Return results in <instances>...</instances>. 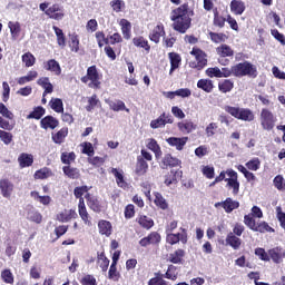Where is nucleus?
<instances>
[{"label": "nucleus", "instance_id": "obj_49", "mask_svg": "<svg viewBox=\"0 0 285 285\" xmlns=\"http://www.w3.org/2000/svg\"><path fill=\"white\" fill-rule=\"evenodd\" d=\"M8 28L11 32L12 39H18L19 35H21V23L9 21L8 22Z\"/></svg>", "mask_w": 285, "mask_h": 285}, {"label": "nucleus", "instance_id": "obj_28", "mask_svg": "<svg viewBox=\"0 0 285 285\" xmlns=\"http://www.w3.org/2000/svg\"><path fill=\"white\" fill-rule=\"evenodd\" d=\"M38 86H41V88H43V97H46V95H50L55 91V87L52 86V82H50V78L48 77H42L40 79L37 80Z\"/></svg>", "mask_w": 285, "mask_h": 285}, {"label": "nucleus", "instance_id": "obj_6", "mask_svg": "<svg viewBox=\"0 0 285 285\" xmlns=\"http://www.w3.org/2000/svg\"><path fill=\"white\" fill-rule=\"evenodd\" d=\"M259 121L263 130L271 132L275 128V124H277V117H275V114L271 109L263 108L261 110Z\"/></svg>", "mask_w": 285, "mask_h": 285}, {"label": "nucleus", "instance_id": "obj_59", "mask_svg": "<svg viewBox=\"0 0 285 285\" xmlns=\"http://www.w3.org/2000/svg\"><path fill=\"white\" fill-rule=\"evenodd\" d=\"M245 166L248 170L257 171L262 167V161L259 160V158H253L247 161Z\"/></svg>", "mask_w": 285, "mask_h": 285}, {"label": "nucleus", "instance_id": "obj_56", "mask_svg": "<svg viewBox=\"0 0 285 285\" xmlns=\"http://www.w3.org/2000/svg\"><path fill=\"white\" fill-rule=\"evenodd\" d=\"M209 37L214 43H224L226 39H228V36L226 33H217V32H209Z\"/></svg>", "mask_w": 285, "mask_h": 285}, {"label": "nucleus", "instance_id": "obj_47", "mask_svg": "<svg viewBox=\"0 0 285 285\" xmlns=\"http://www.w3.org/2000/svg\"><path fill=\"white\" fill-rule=\"evenodd\" d=\"M39 77V72L31 70L27 73V76H22L18 79L19 86H24V83H30V81H35Z\"/></svg>", "mask_w": 285, "mask_h": 285}, {"label": "nucleus", "instance_id": "obj_39", "mask_svg": "<svg viewBox=\"0 0 285 285\" xmlns=\"http://www.w3.org/2000/svg\"><path fill=\"white\" fill-rule=\"evenodd\" d=\"M156 277H161V279H171L175 282L177 279V267L175 265H169L165 274H156Z\"/></svg>", "mask_w": 285, "mask_h": 285}, {"label": "nucleus", "instance_id": "obj_18", "mask_svg": "<svg viewBox=\"0 0 285 285\" xmlns=\"http://www.w3.org/2000/svg\"><path fill=\"white\" fill-rule=\"evenodd\" d=\"M78 214L83 222L85 226H92V220H90V214L88 213V208H86V203H78Z\"/></svg>", "mask_w": 285, "mask_h": 285}, {"label": "nucleus", "instance_id": "obj_25", "mask_svg": "<svg viewBox=\"0 0 285 285\" xmlns=\"http://www.w3.org/2000/svg\"><path fill=\"white\" fill-rule=\"evenodd\" d=\"M111 175H114L116 179V184L119 188H128V183L126 181V178H124V170H119L117 168H111Z\"/></svg>", "mask_w": 285, "mask_h": 285}, {"label": "nucleus", "instance_id": "obj_63", "mask_svg": "<svg viewBox=\"0 0 285 285\" xmlns=\"http://www.w3.org/2000/svg\"><path fill=\"white\" fill-rule=\"evenodd\" d=\"M82 155H87L88 157H92L95 155V147H92V142H82Z\"/></svg>", "mask_w": 285, "mask_h": 285}, {"label": "nucleus", "instance_id": "obj_16", "mask_svg": "<svg viewBox=\"0 0 285 285\" xmlns=\"http://www.w3.org/2000/svg\"><path fill=\"white\" fill-rule=\"evenodd\" d=\"M42 68L48 72H53L57 77L61 75V65L56 59L45 61Z\"/></svg>", "mask_w": 285, "mask_h": 285}, {"label": "nucleus", "instance_id": "obj_38", "mask_svg": "<svg viewBox=\"0 0 285 285\" xmlns=\"http://www.w3.org/2000/svg\"><path fill=\"white\" fill-rule=\"evenodd\" d=\"M154 204L157 206V208H160V210H168V202L166 198H164V195L161 193L155 191L154 193Z\"/></svg>", "mask_w": 285, "mask_h": 285}, {"label": "nucleus", "instance_id": "obj_44", "mask_svg": "<svg viewBox=\"0 0 285 285\" xmlns=\"http://www.w3.org/2000/svg\"><path fill=\"white\" fill-rule=\"evenodd\" d=\"M226 244L234 248V250H237L239 246H242V238L235 236L233 233H229L226 237Z\"/></svg>", "mask_w": 285, "mask_h": 285}, {"label": "nucleus", "instance_id": "obj_52", "mask_svg": "<svg viewBox=\"0 0 285 285\" xmlns=\"http://www.w3.org/2000/svg\"><path fill=\"white\" fill-rule=\"evenodd\" d=\"M254 233H275V229L266 222H261L254 228Z\"/></svg>", "mask_w": 285, "mask_h": 285}, {"label": "nucleus", "instance_id": "obj_2", "mask_svg": "<svg viewBox=\"0 0 285 285\" xmlns=\"http://www.w3.org/2000/svg\"><path fill=\"white\" fill-rule=\"evenodd\" d=\"M50 2H42L39 4V8L49 19H53L55 21H61L63 17H66V11L62 6L59 3H53L51 7Z\"/></svg>", "mask_w": 285, "mask_h": 285}, {"label": "nucleus", "instance_id": "obj_40", "mask_svg": "<svg viewBox=\"0 0 285 285\" xmlns=\"http://www.w3.org/2000/svg\"><path fill=\"white\" fill-rule=\"evenodd\" d=\"M147 148H148V150H151V153H154L156 159H159V157H161V155H163L161 147L159 146V144L157 142V140L155 138H150L148 140Z\"/></svg>", "mask_w": 285, "mask_h": 285}, {"label": "nucleus", "instance_id": "obj_20", "mask_svg": "<svg viewBox=\"0 0 285 285\" xmlns=\"http://www.w3.org/2000/svg\"><path fill=\"white\" fill-rule=\"evenodd\" d=\"M166 141L169 146L176 148V150H184V147L188 144V137H169Z\"/></svg>", "mask_w": 285, "mask_h": 285}, {"label": "nucleus", "instance_id": "obj_15", "mask_svg": "<svg viewBox=\"0 0 285 285\" xmlns=\"http://www.w3.org/2000/svg\"><path fill=\"white\" fill-rule=\"evenodd\" d=\"M168 59L170 63L169 75H173L175 70L181 67V55L178 52L171 51L168 53Z\"/></svg>", "mask_w": 285, "mask_h": 285}, {"label": "nucleus", "instance_id": "obj_31", "mask_svg": "<svg viewBox=\"0 0 285 285\" xmlns=\"http://www.w3.org/2000/svg\"><path fill=\"white\" fill-rule=\"evenodd\" d=\"M137 224H139V226L141 228H145V230H150V228H153V226H155V220H153V218L146 216V215H139L136 218Z\"/></svg>", "mask_w": 285, "mask_h": 285}, {"label": "nucleus", "instance_id": "obj_62", "mask_svg": "<svg viewBox=\"0 0 285 285\" xmlns=\"http://www.w3.org/2000/svg\"><path fill=\"white\" fill-rule=\"evenodd\" d=\"M69 48L71 52H79V36L72 35L69 41Z\"/></svg>", "mask_w": 285, "mask_h": 285}, {"label": "nucleus", "instance_id": "obj_10", "mask_svg": "<svg viewBox=\"0 0 285 285\" xmlns=\"http://www.w3.org/2000/svg\"><path fill=\"white\" fill-rule=\"evenodd\" d=\"M216 52L220 57V59L218 60L220 66H227L228 60L226 59V57H233L235 55V51L228 45H220L216 48Z\"/></svg>", "mask_w": 285, "mask_h": 285}, {"label": "nucleus", "instance_id": "obj_8", "mask_svg": "<svg viewBox=\"0 0 285 285\" xmlns=\"http://www.w3.org/2000/svg\"><path fill=\"white\" fill-rule=\"evenodd\" d=\"M159 244H161V234L159 232H151L139 240V245L142 246V248L150 245L159 246Z\"/></svg>", "mask_w": 285, "mask_h": 285}, {"label": "nucleus", "instance_id": "obj_26", "mask_svg": "<svg viewBox=\"0 0 285 285\" xmlns=\"http://www.w3.org/2000/svg\"><path fill=\"white\" fill-rule=\"evenodd\" d=\"M62 173L68 179H79L81 177V171L77 167L66 165L62 167Z\"/></svg>", "mask_w": 285, "mask_h": 285}, {"label": "nucleus", "instance_id": "obj_34", "mask_svg": "<svg viewBox=\"0 0 285 285\" xmlns=\"http://www.w3.org/2000/svg\"><path fill=\"white\" fill-rule=\"evenodd\" d=\"M197 88L204 92L210 94L213 90H215V85L210 79H199L197 81Z\"/></svg>", "mask_w": 285, "mask_h": 285}, {"label": "nucleus", "instance_id": "obj_29", "mask_svg": "<svg viewBox=\"0 0 285 285\" xmlns=\"http://www.w3.org/2000/svg\"><path fill=\"white\" fill-rule=\"evenodd\" d=\"M135 173L139 177H141V176L146 175V173H148V163L141 156L137 157Z\"/></svg>", "mask_w": 285, "mask_h": 285}, {"label": "nucleus", "instance_id": "obj_58", "mask_svg": "<svg viewBox=\"0 0 285 285\" xmlns=\"http://www.w3.org/2000/svg\"><path fill=\"white\" fill-rule=\"evenodd\" d=\"M28 219L35 224H41V222H43V215L37 210H31L28 213Z\"/></svg>", "mask_w": 285, "mask_h": 285}, {"label": "nucleus", "instance_id": "obj_41", "mask_svg": "<svg viewBox=\"0 0 285 285\" xmlns=\"http://www.w3.org/2000/svg\"><path fill=\"white\" fill-rule=\"evenodd\" d=\"M90 190V187L83 185V186H80V187H76L73 189V195L76 197V199H79V204H86V200L83 199V195H88Z\"/></svg>", "mask_w": 285, "mask_h": 285}, {"label": "nucleus", "instance_id": "obj_3", "mask_svg": "<svg viewBox=\"0 0 285 285\" xmlns=\"http://www.w3.org/2000/svg\"><path fill=\"white\" fill-rule=\"evenodd\" d=\"M225 112L239 121H255V114L250 108L225 106Z\"/></svg>", "mask_w": 285, "mask_h": 285}, {"label": "nucleus", "instance_id": "obj_32", "mask_svg": "<svg viewBox=\"0 0 285 285\" xmlns=\"http://www.w3.org/2000/svg\"><path fill=\"white\" fill-rule=\"evenodd\" d=\"M222 208H224L225 213H233V210H237L239 208V202L233 200V198L228 197L224 202L220 203Z\"/></svg>", "mask_w": 285, "mask_h": 285}, {"label": "nucleus", "instance_id": "obj_54", "mask_svg": "<svg viewBox=\"0 0 285 285\" xmlns=\"http://www.w3.org/2000/svg\"><path fill=\"white\" fill-rule=\"evenodd\" d=\"M213 23L217 28H224V26H226V18H224L223 16L219 14V11L217 10V8L214 9V21H213Z\"/></svg>", "mask_w": 285, "mask_h": 285}, {"label": "nucleus", "instance_id": "obj_21", "mask_svg": "<svg viewBox=\"0 0 285 285\" xmlns=\"http://www.w3.org/2000/svg\"><path fill=\"white\" fill-rule=\"evenodd\" d=\"M163 168H177L181 166V160L177 157H173L170 154H166L161 160Z\"/></svg>", "mask_w": 285, "mask_h": 285}, {"label": "nucleus", "instance_id": "obj_37", "mask_svg": "<svg viewBox=\"0 0 285 285\" xmlns=\"http://www.w3.org/2000/svg\"><path fill=\"white\" fill-rule=\"evenodd\" d=\"M233 88H235V82L230 79H224L218 82V90L223 92V95L232 92Z\"/></svg>", "mask_w": 285, "mask_h": 285}, {"label": "nucleus", "instance_id": "obj_14", "mask_svg": "<svg viewBox=\"0 0 285 285\" xmlns=\"http://www.w3.org/2000/svg\"><path fill=\"white\" fill-rule=\"evenodd\" d=\"M79 215L75 209H65L57 214L56 219L60 222V224H68V222H72V219H77Z\"/></svg>", "mask_w": 285, "mask_h": 285}, {"label": "nucleus", "instance_id": "obj_42", "mask_svg": "<svg viewBox=\"0 0 285 285\" xmlns=\"http://www.w3.org/2000/svg\"><path fill=\"white\" fill-rule=\"evenodd\" d=\"M77 159V154L75 151H63L60 155V161L65 164V166H70L72 163H75Z\"/></svg>", "mask_w": 285, "mask_h": 285}, {"label": "nucleus", "instance_id": "obj_4", "mask_svg": "<svg viewBox=\"0 0 285 285\" xmlns=\"http://www.w3.org/2000/svg\"><path fill=\"white\" fill-rule=\"evenodd\" d=\"M80 81L82 83H88L89 88H94L96 90H99L101 88V75L99 73V70L97 69V66L92 65L87 68V75L80 78Z\"/></svg>", "mask_w": 285, "mask_h": 285}, {"label": "nucleus", "instance_id": "obj_43", "mask_svg": "<svg viewBox=\"0 0 285 285\" xmlns=\"http://www.w3.org/2000/svg\"><path fill=\"white\" fill-rule=\"evenodd\" d=\"M282 247H274L268 250L269 259L274 262V264H282Z\"/></svg>", "mask_w": 285, "mask_h": 285}, {"label": "nucleus", "instance_id": "obj_46", "mask_svg": "<svg viewBox=\"0 0 285 285\" xmlns=\"http://www.w3.org/2000/svg\"><path fill=\"white\" fill-rule=\"evenodd\" d=\"M97 264L100 266L104 273L108 271V266H110V259L106 257V253L102 252L97 254Z\"/></svg>", "mask_w": 285, "mask_h": 285}, {"label": "nucleus", "instance_id": "obj_17", "mask_svg": "<svg viewBox=\"0 0 285 285\" xmlns=\"http://www.w3.org/2000/svg\"><path fill=\"white\" fill-rule=\"evenodd\" d=\"M184 177V171L181 169H171L165 176V186H171V184H177V179H181Z\"/></svg>", "mask_w": 285, "mask_h": 285}, {"label": "nucleus", "instance_id": "obj_35", "mask_svg": "<svg viewBox=\"0 0 285 285\" xmlns=\"http://www.w3.org/2000/svg\"><path fill=\"white\" fill-rule=\"evenodd\" d=\"M246 10V4L242 0H232L230 2V11L233 14L239 16L244 14V11Z\"/></svg>", "mask_w": 285, "mask_h": 285}, {"label": "nucleus", "instance_id": "obj_22", "mask_svg": "<svg viewBox=\"0 0 285 285\" xmlns=\"http://www.w3.org/2000/svg\"><path fill=\"white\" fill-rule=\"evenodd\" d=\"M40 126L43 130H48V128L55 130V128L59 127V120L52 116H46L40 120Z\"/></svg>", "mask_w": 285, "mask_h": 285}, {"label": "nucleus", "instance_id": "obj_64", "mask_svg": "<svg viewBox=\"0 0 285 285\" xmlns=\"http://www.w3.org/2000/svg\"><path fill=\"white\" fill-rule=\"evenodd\" d=\"M81 285H97V278L92 275L87 274L80 279Z\"/></svg>", "mask_w": 285, "mask_h": 285}, {"label": "nucleus", "instance_id": "obj_13", "mask_svg": "<svg viewBox=\"0 0 285 285\" xmlns=\"http://www.w3.org/2000/svg\"><path fill=\"white\" fill-rule=\"evenodd\" d=\"M161 37H166V27H164V23L159 22L149 33V40L154 43H159Z\"/></svg>", "mask_w": 285, "mask_h": 285}, {"label": "nucleus", "instance_id": "obj_30", "mask_svg": "<svg viewBox=\"0 0 285 285\" xmlns=\"http://www.w3.org/2000/svg\"><path fill=\"white\" fill-rule=\"evenodd\" d=\"M66 137H68V127H62L56 134L51 135L53 144H58V146H61L66 141Z\"/></svg>", "mask_w": 285, "mask_h": 285}, {"label": "nucleus", "instance_id": "obj_7", "mask_svg": "<svg viewBox=\"0 0 285 285\" xmlns=\"http://www.w3.org/2000/svg\"><path fill=\"white\" fill-rule=\"evenodd\" d=\"M191 57H195L197 62H190L189 67L195 70H204L208 66V55L200 48L194 47L190 51Z\"/></svg>", "mask_w": 285, "mask_h": 285}, {"label": "nucleus", "instance_id": "obj_48", "mask_svg": "<svg viewBox=\"0 0 285 285\" xmlns=\"http://www.w3.org/2000/svg\"><path fill=\"white\" fill-rule=\"evenodd\" d=\"M109 108L110 110H114V112H119L121 110L130 112V109L126 108V102H124L122 100L110 101Z\"/></svg>", "mask_w": 285, "mask_h": 285}, {"label": "nucleus", "instance_id": "obj_45", "mask_svg": "<svg viewBox=\"0 0 285 285\" xmlns=\"http://www.w3.org/2000/svg\"><path fill=\"white\" fill-rule=\"evenodd\" d=\"M52 30L55 31V35L57 37L58 46L60 48H66V33H63V30L57 26H53Z\"/></svg>", "mask_w": 285, "mask_h": 285}, {"label": "nucleus", "instance_id": "obj_57", "mask_svg": "<svg viewBox=\"0 0 285 285\" xmlns=\"http://www.w3.org/2000/svg\"><path fill=\"white\" fill-rule=\"evenodd\" d=\"M95 37L99 48H101L102 46H108V43H110L108 38H106V33H104V31H97L95 33Z\"/></svg>", "mask_w": 285, "mask_h": 285}, {"label": "nucleus", "instance_id": "obj_50", "mask_svg": "<svg viewBox=\"0 0 285 285\" xmlns=\"http://www.w3.org/2000/svg\"><path fill=\"white\" fill-rule=\"evenodd\" d=\"M46 115V108L38 106L35 107L33 110L27 116V119H41Z\"/></svg>", "mask_w": 285, "mask_h": 285}, {"label": "nucleus", "instance_id": "obj_5", "mask_svg": "<svg viewBox=\"0 0 285 285\" xmlns=\"http://www.w3.org/2000/svg\"><path fill=\"white\" fill-rule=\"evenodd\" d=\"M233 72L234 77H257V68L248 61L234 65Z\"/></svg>", "mask_w": 285, "mask_h": 285}, {"label": "nucleus", "instance_id": "obj_60", "mask_svg": "<svg viewBox=\"0 0 285 285\" xmlns=\"http://www.w3.org/2000/svg\"><path fill=\"white\" fill-rule=\"evenodd\" d=\"M273 184H274L275 188L281 190V193H284V190H285V179H284V176H282V175L275 176V178L273 179Z\"/></svg>", "mask_w": 285, "mask_h": 285}, {"label": "nucleus", "instance_id": "obj_1", "mask_svg": "<svg viewBox=\"0 0 285 285\" xmlns=\"http://www.w3.org/2000/svg\"><path fill=\"white\" fill-rule=\"evenodd\" d=\"M193 17H195V9L188 2L171 10L170 20L173 21V30L180 35H186L190 30V26H193Z\"/></svg>", "mask_w": 285, "mask_h": 285}, {"label": "nucleus", "instance_id": "obj_27", "mask_svg": "<svg viewBox=\"0 0 285 285\" xmlns=\"http://www.w3.org/2000/svg\"><path fill=\"white\" fill-rule=\"evenodd\" d=\"M184 257H186V250L178 248L169 254L168 262L171 264H184Z\"/></svg>", "mask_w": 285, "mask_h": 285}, {"label": "nucleus", "instance_id": "obj_36", "mask_svg": "<svg viewBox=\"0 0 285 285\" xmlns=\"http://www.w3.org/2000/svg\"><path fill=\"white\" fill-rule=\"evenodd\" d=\"M178 130H180V132H184L186 135H190L193 130H197V125H195V122L190 120H185V121L178 122Z\"/></svg>", "mask_w": 285, "mask_h": 285}, {"label": "nucleus", "instance_id": "obj_19", "mask_svg": "<svg viewBox=\"0 0 285 285\" xmlns=\"http://www.w3.org/2000/svg\"><path fill=\"white\" fill-rule=\"evenodd\" d=\"M119 26H120V30L122 32L124 39H126V41L130 40L132 37V23H130L128 19L122 18L119 22Z\"/></svg>", "mask_w": 285, "mask_h": 285}, {"label": "nucleus", "instance_id": "obj_61", "mask_svg": "<svg viewBox=\"0 0 285 285\" xmlns=\"http://www.w3.org/2000/svg\"><path fill=\"white\" fill-rule=\"evenodd\" d=\"M108 277H109V279H112L114 282H119V277H121V275L119 274V272H117V264L111 263L109 272H108Z\"/></svg>", "mask_w": 285, "mask_h": 285}, {"label": "nucleus", "instance_id": "obj_23", "mask_svg": "<svg viewBox=\"0 0 285 285\" xmlns=\"http://www.w3.org/2000/svg\"><path fill=\"white\" fill-rule=\"evenodd\" d=\"M18 164L20 168H30L35 164V156L32 154L22 153L18 157Z\"/></svg>", "mask_w": 285, "mask_h": 285}, {"label": "nucleus", "instance_id": "obj_11", "mask_svg": "<svg viewBox=\"0 0 285 285\" xmlns=\"http://www.w3.org/2000/svg\"><path fill=\"white\" fill-rule=\"evenodd\" d=\"M0 193L4 199H10L12 193H14V184L8 178H2L0 180Z\"/></svg>", "mask_w": 285, "mask_h": 285}, {"label": "nucleus", "instance_id": "obj_55", "mask_svg": "<svg viewBox=\"0 0 285 285\" xmlns=\"http://www.w3.org/2000/svg\"><path fill=\"white\" fill-rule=\"evenodd\" d=\"M22 61L24 62L26 68H32L37 63V58L31 52H26L22 55Z\"/></svg>", "mask_w": 285, "mask_h": 285}, {"label": "nucleus", "instance_id": "obj_12", "mask_svg": "<svg viewBox=\"0 0 285 285\" xmlns=\"http://www.w3.org/2000/svg\"><path fill=\"white\" fill-rule=\"evenodd\" d=\"M175 119L170 114L163 112L157 119L150 121V128H164L166 124H173Z\"/></svg>", "mask_w": 285, "mask_h": 285}, {"label": "nucleus", "instance_id": "obj_51", "mask_svg": "<svg viewBox=\"0 0 285 285\" xmlns=\"http://www.w3.org/2000/svg\"><path fill=\"white\" fill-rule=\"evenodd\" d=\"M52 176V170L48 167H43L41 169L36 170L33 177L35 179H48V177Z\"/></svg>", "mask_w": 285, "mask_h": 285}, {"label": "nucleus", "instance_id": "obj_9", "mask_svg": "<svg viewBox=\"0 0 285 285\" xmlns=\"http://www.w3.org/2000/svg\"><path fill=\"white\" fill-rule=\"evenodd\" d=\"M85 199L87 202L88 208L92 210L94 213H101L104 210V205L101 204V200L99 197L95 196V194L87 193L85 195Z\"/></svg>", "mask_w": 285, "mask_h": 285}, {"label": "nucleus", "instance_id": "obj_24", "mask_svg": "<svg viewBox=\"0 0 285 285\" xmlns=\"http://www.w3.org/2000/svg\"><path fill=\"white\" fill-rule=\"evenodd\" d=\"M98 230L100 235H105V237H110V235H112V223H110V220L100 219L98 222Z\"/></svg>", "mask_w": 285, "mask_h": 285}, {"label": "nucleus", "instance_id": "obj_33", "mask_svg": "<svg viewBox=\"0 0 285 285\" xmlns=\"http://www.w3.org/2000/svg\"><path fill=\"white\" fill-rule=\"evenodd\" d=\"M132 43L136 48H142L147 55L150 52V43L148 40H146V38H144V36L132 38Z\"/></svg>", "mask_w": 285, "mask_h": 285}, {"label": "nucleus", "instance_id": "obj_53", "mask_svg": "<svg viewBox=\"0 0 285 285\" xmlns=\"http://www.w3.org/2000/svg\"><path fill=\"white\" fill-rule=\"evenodd\" d=\"M49 106L55 112H63V100H61V98H52Z\"/></svg>", "mask_w": 285, "mask_h": 285}]
</instances>
